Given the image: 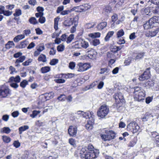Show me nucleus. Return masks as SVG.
<instances>
[{
  "instance_id": "obj_1",
  "label": "nucleus",
  "mask_w": 159,
  "mask_h": 159,
  "mask_svg": "<svg viewBox=\"0 0 159 159\" xmlns=\"http://www.w3.org/2000/svg\"><path fill=\"white\" fill-rule=\"evenodd\" d=\"M109 108L106 105H102L99 108L97 114L98 117L104 118L108 113Z\"/></svg>"
},
{
  "instance_id": "obj_2",
  "label": "nucleus",
  "mask_w": 159,
  "mask_h": 159,
  "mask_svg": "<svg viewBox=\"0 0 159 159\" xmlns=\"http://www.w3.org/2000/svg\"><path fill=\"white\" fill-rule=\"evenodd\" d=\"M139 129L140 127L138 124L134 121L131 122L127 126V130L131 131L133 134L138 132Z\"/></svg>"
},
{
  "instance_id": "obj_3",
  "label": "nucleus",
  "mask_w": 159,
  "mask_h": 159,
  "mask_svg": "<svg viewBox=\"0 0 159 159\" xmlns=\"http://www.w3.org/2000/svg\"><path fill=\"white\" fill-rule=\"evenodd\" d=\"M77 67L78 69V71L83 72L86 71L90 67V64L88 63H79L77 64Z\"/></svg>"
},
{
  "instance_id": "obj_4",
  "label": "nucleus",
  "mask_w": 159,
  "mask_h": 159,
  "mask_svg": "<svg viewBox=\"0 0 159 159\" xmlns=\"http://www.w3.org/2000/svg\"><path fill=\"white\" fill-rule=\"evenodd\" d=\"M150 69L149 67L143 73L139 76V79L140 81H143L150 77Z\"/></svg>"
},
{
  "instance_id": "obj_5",
  "label": "nucleus",
  "mask_w": 159,
  "mask_h": 159,
  "mask_svg": "<svg viewBox=\"0 0 159 159\" xmlns=\"http://www.w3.org/2000/svg\"><path fill=\"white\" fill-rule=\"evenodd\" d=\"M96 153L94 151H91L90 152H87L86 154L82 156L83 158H85L86 159H94L97 157Z\"/></svg>"
},
{
  "instance_id": "obj_6",
  "label": "nucleus",
  "mask_w": 159,
  "mask_h": 159,
  "mask_svg": "<svg viewBox=\"0 0 159 159\" xmlns=\"http://www.w3.org/2000/svg\"><path fill=\"white\" fill-rule=\"evenodd\" d=\"M145 96V93L143 91H140L137 93L135 94L134 99L135 100L140 101L144 99Z\"/></svg>"
},
{
  "instance_id": "obj_7",
  "label": "nucleus",
  "mask_w": 159,
  "mask_h": 159,
  "mask_svg": "<svg viewBox=\"0 0 159 159\" xmlns=\"http://www.w3.org/2000/svg\"><path fill=\"white\" fill-rule=\"evenodd\" d=\"M86 52L88 53V57L90 59H92L95 58L96 53L94 50L91 48H89L86 50Z\"/></svg>"
},
{
  "instance_id": "obj_8",
  "label": "nucleus",
  "mask_w": 159,
  "mask_h": 159,
  "mask_svg": "<svg viewBox=\"0 0 159 159\" xmlns=\"http://www.w3.org/2000/svg\"><path fill=\"white\" fill-rule=\"evenodd\" d=\"M10 94V90L8 88L0 90V98L6 97Z\"/></svg>"
},
{
  "instance_id": "obj_9",
  "label": "nucleus",
  "mask_w": 159,
  "mask_h": 159,
  "mask_svg": "<svg viewBox=\"0 0 159 159\" xmlns=\"http://www.w3.org/2000/svg\"><path fill=\"white\" fill-rule=\"evenodd\" d=\"M149 32V37H153L155 36L158 32L159 29L157 27H154L152 28Z\"/></svg>"
},
{
  "instance_id": "obj_10",
  "label": "nucleus",
  "mask_w": 159,
  "mask_h": 159,
  "mask_svg": "<svg viewBox=\"0 0 159 159\" xmlns=\"http://www.w3.org/2000/svg\"><path fill=\"white\" fill-rule=\"evenodd\" d=\"M77 128L73 126H70L68 129V133L70 136H75L77 133Z\"/></svg>"
},
{
  "instance_id": "obj_11",
  "label": "nucleus",
  "mask_w": 159,
  "mask_h": 159,
  "mask_svg": "<svg viewBox=\"0 0 159 159\" xmlns=\"http://www.w3.org/2000/svg\"><path fill=\"white\" fill-rule=\"evenodd\" d=\"M78 17H75L73 19V21H74V26H73L71 28L70 32L71 33L75 32L76 30V27L78 25Z\"/></svg>"
},
{
  "instance_id": "obj_12",
  "label": "nucleus",
  "mask_w": 159,
  "mask_h": 159,
  "mask_svg": "<svg viewBox=\"0 0 159 159\" xmlns=\"http://www.w3.org/2000/svg\"><path fill=\"white\" fill-rule=\"evenodd\" d=\"M104 134H101V137L102 139L105 141H108L109 140V131L108 130H105Z\"/></svg>"
},
{
  "instance_id": "obj_13",
  "label": "nucleus",
  "mask_w": 159,
  "mask_h": 159,
  "mask_svg": "<svg viewBox=\"0 0 159 159\" xmlns=\"http://www.w3.org/2000/svg\"><path fill=\"white\" fill-rule=\"evenodd\" d=\"M154 26V25L152 23H150L149 20L147 21L143 25L144 29L145 30H148L149 29L152 28Z\"/></svg>"
},
{
  "instance_id": "obj_14",
  "label": "nucleus",
  "mask_w": 159,
  "mask_h": 159,
  "mask_svg": "<svg viewBox=\"0 0 159 159\" xmlns=\"http://www.w3.org/2000/svg\"><path fill=\"white\" fill-rule=\"evenodd\" d=\"M20 78L19 76L17 75L15 77L13 76L11 77L9 79V82H15V83H18L20 82Z\"/></svg>"
},
{
  "instance_id": "obj_15",
  "label": "nucleus",
  "mask_w": 159,
  "mask_h": 159,
  "mask_svg": "<svg viewBox=\"0 0 159 159\" xmlns=\"http://www.w3.org/2000/svg\"><path fill=\"white\" fill-rule=\"evenodd\" d=\"M93 112L91 111H87L86 112H83L82 114V116L83 117L86 118V119L89 118L90 117H92L93 116Z\"/></svg>"
},
{
  "instance_id": "obj_16",
  "label": "nucleus",
  "mask_w": 159,
  "mask_h": 159,
  "mask_svg": "<svg viewBox=\"0 0 159 159\" xmlns=\"http://www.w3.org/2000/svg\"><path fill=\"white\" fill-rule=\"evenodd\" d=\"M38 60L39 61L42 62H46L47 61L46 57L45 55L42 54H40L38 59Z\"/></svg>"
},
{
  "instance_id": "obj_17",
  "label": "nucleus",
  "mask_w": 159,
  "mask_h": 159,
  "mask_svg": "<svg viewBox=\"0 0 159 159\" xmlns=\"http://www.w3.org/2000/svg\"><path fill=\"white\" fill-rule=\"evenodd\" d=\"M116 93L115 94L113 95V98L115 100L116 104H113L112 106L111 107V108H113L116 110L117 109V107H118L117 102L118 101V93Z\"/></svg>"
},
{
  "instance_id": "obj_18",
  "label": "nucleus",
  "mask_w": 159,
  "mask_h": 159,
  "mask_svg": "<svg viewBox=\"0 0 159 159\" xmlns=\"http://www.w3.org/2000/svg\"><path fill=\"white\" fill-rule=\"evenodd\" d=\"M82 8H83V6H79L74 7L71 9V11H75L77 12H83V11H84Z\"/></svg>"
},
{
  "instance_id": "obj_19",
  "label": "nucleus",
  "mask_w": 159,
  "mask_h": 159,
  "mask_svg": "<svg viewBox=\"0 0 159 159\" xmlns=\"http://www.w3.org/2000/svg\"><path fill=\"white\" fill-rule=\"evenodd\" d=\"M107 23L105 22H103L100 23L97 26V28L99 30H101L107 26Z\"/></svg>"
},
{
  "instance_id": "obj_20",
  "label": "nucleus",
  "mask_w": 159,
  "mask_h": 159,
  "mask_svg": "<svg viewBox=\"0 0 159 159\" xmlns=\"http://www.w3.org/2000/svg\"><path fill=\"white\" fill-rule=\"evenodd\" d=\"M74 21L73 20H65L63 22V25L65 26H70L72 24H74Z\"/></svg>"
},
{
  "instance_id": "obj_21",
  "label": "nucleus",
  "mask_w": 159,
  "mask_h": 159,
  "mask_svg": "<svg viewBox=\"0 0 159 159\" xmlns=\"http://www.w3.org/2000/svg\"><path fill=\"white\" fill-rule=\"evenodd\" d=\"M25 35L20 34L18 35L15 37L13 39V40L15 42H17L25 38Z\"/></svg>"
},
{
  "instance_id": "obj_22",
  "label": "nucleus",
  "mask_w": 159,
  "mask_h": 159,
  "mask_svg": "<svg viewBox=\"0 0 159 159\" xmlns=\"http://www.w3.org/2000/svg\"><path fill=\"white\" fill-rule=\"evenodd\" d=\"M50 70V67L46 66L43 67L41 69V71L42 73L44 74L49 72Z\"/></svg>"
},
{
  "instance_id": "obj_23",
  "label": "nucleus",
  "mask_w": 159,
  "mask_h": 159,
  "mask_svg": "<svg viewBox=\"0 0 159 159\" xmlns=\"http://www.w3.org/2000/svg\"><path fill=\"white\" fill-rule=\"evenodd\" d=\"M89 36L91 37L92 39H94L96 38L99 37L100 36V34L99 32L91 33L89 34Z\"/></svg>"
},
{
  "instance_id": "obj_24",
  "label": "nucleus",
  "mask_w": 159,
  "mask_h": 159,
  "mask_svg": "<svg viewBox=\"0 0 159 159\" xmlns=\"http://www.w3.org/2000/svg\"><path fill=\"white\" fill-rule=\"evenodd\" d=\"M29 126L28 125H25L24 126L20 127L19 128V133L20 134H21L22 132L28 129Z\"/></svg>"
},
{
  "instance_id": "obj_25",
  "label": "nucleus",
  "mask_w": 159,
  "mask_h": 159,
  "mask_svg": "<svg viewBox=\"0 0 159 159\" xmlns=\"http://www.w3.org/2000/svg\"><path fill=\"white\" fill-rule=\"evenodd\" d=\"M29 22L33 25H36L38 23L36 18L34 17H31L29 20Z\"/></svg>"
},
{
  "instance_id": "obj_26",
  "label": "nucleus",
  "mask_w": 159,
  "mask_h": 159,
  "mask_svg": "<svg viewBox=\"0 0 159 159\" xmlns=\"http://www.w3.org/2000/svg\"><path fill=\"white\" fill-rule=\"evenodd\" d=\"M15 45L14 43L12 41H9L5 45V48L7 49H9L11 48L13 46Z\"/></svg>"
},
{
  "instance_id": "obj_27",
  "label": "nucleus",
  "mask_w": 159,
  "mask_h": 159,
  "mask_svg": "<svg viewBox=\"0 0 159 159\" xmlns=\"http://www.w3.org/2000/svg\"><path fill=\"white\" fill-rule=\"evenodd\" d=\"M59 19L60 18L58 17H57L54 19V28L56 30H57L58 29V23Z\"/></svg>"
},
{
  "instance_id": "obj_28",
  "label": "nucleus",
  "mask_w": 159,
  "mask_h": 159,
  "mask_svg": "<svg viewBox=\"0 0 159 159\" xmlns=\"http://www.w3.org/2000/svg\"><path fill=\"white\" fill-rule=\"evenodd\" d=\"M118 101L117 102V105L119 104L120 102H123L124 99L123 98V97L122 95V94L120 93H118Z\"/></svg>"
},
{
  "instance_id": "obj_29",
  "label": "nucleus",
  "mask_w": 159,
  "mask_h": 159,
  "mask_svg": "<svg viewBox=\"0 0 159 159\" xmlns=\"http://www.w3.org/2000/svg\"><path fill=\"white\" fill-rule=\"evenodd\" d=\"M75 44L74 45V47L75 48L80 49L81 48V41H76Z\"/></svg>"
},
{
  "instance_id": "obj_30",
  "label": "nucleus",
  "mask_w": 159,
  "mask_h": 159,
  "mask_svg": "<svg viewBox=\"0 0 159 159\" xmlns=\"http://www.w3.org/2000/svg\"><path fill=\"white\" fill-rule=\"evenodd\" d=\"M81 48H82L84 49L88 48L89 46V43L88 42L85 41L81 40Z\"/></svg>"
},
{
  "instance_id": "obj_31",
  "label": "nucleus",
  "mask_w": 159,
  "mask_h": 159,
  "mask_svg": "<svg viewBox=\"0 0 159 159\" xmlns=\"http://www.w3.org/2000/svg\"><path fill=\"white\" fill-rule=\"evenodd\" d=\"M22 14V11L20 9H16L15 11V13L13 14V15L15 17H18Z\"/></svg>"
},
{
  "instance_id": "obj_32",
  "label": "nucleus",
  "mask_w": 159,
  "mask_h": 159,
  "mask_svg": "<svg viewBox=\"0 0 159 159\" xmlns=\"http://www.w3.org/2000/svg\"><path fill=\"white\" fill-rule=\"evenodd\" d=\"M35 124L37 126L40 127L44 126L45 125V122L41 120H38L36 122Z\"/></svg>"
},
{
  "instance_id": "obj_33",
  "label": "nucleus",
  "mask_w": 159,
  "mask_h": 159,
  "mask_svg": "<svg viewBox=\"0 0 159 159\" xmlns=\"http://www.w3.org/2000/svg\"><path fill=\"white\" fill-rule=\"evenodd\" d=\"M25 57L24 56L20 57L18 59L16 60L15 63L16 64V63L23 62L25 60Z\"/></svg>"
},
{
  "instance_id": "obj_34",
  "label": "nucleus",
  "mask_w": 159,
  "mask_h": 159,
  "mask_svg": "<svg viewBox=\"0 0 159 159\" xmlns=\"http://www.w3.org/2000/svg\"><path fill=\"white\" fill-rule=\"evenodd\" d=\"M27 42L26 41L21 42L18 47L20 48H25L27 45Z\"/></svg>"
},
{
  "instance_id": "obj_35",
  "label": "nucleus",
  "mask_w": 159,
  "mask_h": 159,
  "mask_svg": "<svg viewBox=\"0 0 159 159\" xmlns=\"http://www.w3.org/2000/svg\"><path fill=\"white\" fill-rule=\"evenodd\" d=\"M74 38V35L73 34H70L67 38L66 42L67 43H70Z\"/></svg>"
},
{
  "instance_id": "obj_36",
  "label": "nucleus",
  "mask_w": 159,
  "mask_h": 159,
  "mask_svg": "<svg viewBox=\"0 0 159 159\" xmlns=\"http://www.w3.org/2000/svg\"><path fill=\"white\" fill-rule=\"evenodd\" d=\"M149 20H150V23H152L154 25L155 23H158L157 17L156 16L151 18Z\"/></svg>"
},
{
  "instance_id": "obj_37",
  "label": "nucleus",
  "mask_w": 159,
  "mask_h": 159,
  "mask_svg": "<svg viewBox=\"0 0 159 159\" xmlns=\"http://www.w3.org/2000/svg\"><path fill=\"white\" fill-rule=\"evenodd\" d=\"M57 99L60 101L64 102L66 99V96L63 94H61L57 97Z\"/></svg>"
},
{
  "instance_id": "obj_38",
  "label": "nucleus",
  "mask_w": 159,
  "mask_h": 159,
  "mask_svg": "<svg viewBox=\"0 0 159 159\" xmlns=\"http://www.w3.org/2000/svg\"><path fill=\"white\" fill-rule=\"evenodd\" d=\"M87 152L85 148H82L80 152V157L81 158H83L82 156L85 155V154L87 153Z\"/></svg>"
},
{
  "instance_id": "obj_39",
  "label": "nucleus",
  "mask_w": 159,
  "mask_h": 159,
  "mask_svg": "<svg viewBox=\"0 0 159 159\" xmlns=\"http://www.w3.org/2000/svg\"><path fill=\"white\" fill-rule=\"evenodd\" d=\"M2 139L4 142L6 143H9L11 141L10 138L8 136H2Z\"/></svg>"
},
{
  "instance_id": "obj_40",
  "label": "nucleus",
  "mask_w": 159,
  "mask_h": 159,
  "mask_svg": "<svg viewBox=\"0 0 159 159\" xmlns=\"http://www.w3.org/2000/svg\"><path fill=\"white\" fill-rule=\"evenodd\" d=\"M112 21L115 22L118 18L117 15L115 13H114L111 16Z\"/></svg>"
},
{
  "instance_id": "obj_41",
  "label": "nucleus",
  "mask_w": 159,
  "mask_h": 159,
  "mask_svg": "<svg viewBox=\"0 0 159 159\" xmlns=\"http://www.w3.org/2000/svg\"><path fill=\"white\" fill-rule=\"evenodd\" d=\"M64 46L62 44H61L57 47V49L58 52H62L64 50Z\"/></svg>"
},
{
  "instance_id": "obj_42",
  "label": "nucleus",
  "mask_w": 159,
  "mask_h": 159,
  "mask_svg": "<svg viewBox=\"0 0 159 159\" xmlns=\"http://www.w3.org/2000/svg\"><path fill=\"white\" fill-rule=\"evenodd\" d=\"M136 139L135 138L133 140H132L130 141L128 145V146L130 147H133L136 143Z\"/></svg>"
},
{
  "instance_id": "obj_43",
  "label": "nucleus",
  "mask_w": 159,
  "mask_h": 159,
  "mask_svg": "<svg viewBox=\"0 0 159 159\" xmlns=\"http://www.w3.org/2000/svg\"><path fill=\"white\" fill-rule=\"evenodd\" d=\"M92 43L93 46H96L100 44V42L99 39H95L92 41Z\"/></svg>"
},
{
  "instance_id": "obj_44",
  "label": "nucleus",
  "mask_w": 159,
  "mask_h": 159,
  "mask_svg": "<svg viewBox=\"0 0 159 159\" xmlns=\"http://www.w3.org/2000/svg\"><path fill=\"white\" fill-rule=\"evenodd\" d=\"M2 130L3 132L6 134H9L11 131V129L8 127H4Z\"/></svg>"
},
{
  "instance_id": "obj_45",
  "label": "nucleus",
  "mask_w": 159,
  "mask_h": 159,
  "mask_svg": "<svg viewBox=\"0 0 159 159\" xmlns=\"http://www.w3.org/2000/svg\"><path fill=\"white\" fill-rule=\"evenodd\" d=\"M124 34V32L122 29L119 30L117 33V37L118 38L120 37Z\"/></svg>"
},
{
  "instance_id": "obj_46",
  "label": "nucleus",
  "mask_w": 159,
  "mask_h": 159,
  "mask_svg": "<svg viewBox=\"0 0 159 159\" xmlns=\"http://www.w3.org/2000/svg\"><path fill=\"white\" fill-rule=\"evenodd\" d=\"M47 98L45 95H42L39 96V100H40L41 102H44L47 100Z\"/></svg>"
},
{
  "instance_id": "obj_47",
  "label": "nucleus",
  "mask_w": 159,
  "mask_h": 159,
  "mask_svg": "<svg viewBox=\"0 0 159 159\" xmlns=\"http://www.w3.org/2000/svg\"><path fill=\"white\" fill-rule=\"evenodd\" d=\"M12 14V11H10L8 10H5L4 11L3 14L4 15L7 16H9L11 15Z\"/></svg>"
},
{
  "instance_id": "obj_48",
  "label": "nucleus",
  "mask_w": 159,
  "mask_h": 159,
  "mask_svg": "<svg viewBox=\"0 0 159 159\" xmlns=\"http://www.w3.org/2000/svg\"><path fill=\"white\" fill-rule=\"evenodd\" d=\"M58 60L57 59H53L50 62V64L51 65L53 66L56 64L57 63H58Z\"/></svg>"
},
{
  "instance_id": "obj_49",
  "label": "nucleus",
  "mask_w": 159,
  "mask_h": 159,
  "mask_svg": "<svg viewBox=\"0 0 159 159\" xmlns=\"http://www.w3.org/2000/svg\"><path fill=\"white\" fill-rule=\"evenodd\" d=\"M33 61V59H29L28 60L25 61V62L22 63V65L24 66H27L29 65Z\"/></svg>"
},
{
  "instance_id": "obj_50",
  "label": "nucleus",
  "mask_w": 159,
  "mask_h": 159,
  "mask_svg": "<svg viewBox=\"0 0 159 159\" xmlns=\"http://www.w3.org/2000/svg\"><path fill=\"white\" fill-rule=\"evenodd\" d=\"M116 133L112 130H110V140L115 138Z\"/></svg>"
},
{
  "instance_id": "obj_51",
  "label": "nucleus",
  "mask_w": 159,
  "mask_h": 159,
  "mask_svg": "<svg viewBox=\"0 0 159 159\" xmlns=\"http://www.w3.org/2000/svg\"><path fill=\"white\" fill-rule=\"evenodd\" d=\"M27 84L28 82L26 80H24L20 83V85L21 87L24 88Z\"/></svg>"
},
{
  "instance_id": "obj_52",
  "label": "nucleus",
  "mask_w": 159,
  "mask_h": 159,
  "mask_svg": "<svg viewBox=\"0 0 159 159\" xmlns=\"http://www.w3.org/2000/svg\"><path fill=\"white\" fill-rule=\"evenodd\" d=\"M85 127L86 129L89 130H90L93 129V125H92V124L89 123V122H88L87 124L85 125Z\"/></svg>"
},
{
  "instance_id": "obj_53",
  "label": "nucleus",
  "mask_w": 159,
  "mask_h": 159,
  "mask_svg": "<svg viewBox=\"0 0 159 159\" xmlns=\"http://www.w3.org/2000/svg\"><path fill=\"white\" fill-rule=\"evenodd\" d=\"M134 93L135 94L136 93H137L140 91H142L141 90V87H136L134 88Z\"/></svg>"
},
{
  "instance_id": "obj_54",
  "label": "nucleus",
  "mask_w": 159,
  "mask_h": 159,
  "mask_svg": "<svg viewBox=\"0 0 159 159\" xmlns=\"http://www.w3.org/2000/svg\"><path fill=\"white\" fill-rule=\"evenodd\" d=\"M15 5L13 4H9L6 6V8L8 10H11L15 7Z\"/></svg>"
},
{
  "instance_id": "obj_55",
  "label": "nucleus",
  "mask_w": 159,
  "mask_h": 159,
  "mask_svg": "<svg viewBox=\"0 0 159 159\" xmlns=\"http://www.w3.org/2000/svg\"><path fill=\"white\" fill-rule=\"evenodd\" d=\"M39 113V111L34 110L33 111L32 114H31L30 116L32 118H34Z\"/></svg>"
},
{
  "instance_id": "obj_56",
  "label": "nucleus",
  "mask_w": 159,
  "mask_h": 159,
  "mask_svg": "<svg viewBox=\"0 0 159 159\" xmlns=\"http://www.w3.org/2000/svg\"><path fill=\"white\" fill-rule=\"evenodd\" d=\"M144 55V53H140L137 54L136 56L135 59H139L142 58L143 56Z\"/></svg>"
},
{
  "instance_id": "obj_57",
  "label": "nucleus",
  "mask_w": 159,
  "mask_h": 159,
  "mask_svg": "<svg viewBox=\"0 0 159 159\" xmlns=\"http://www.w3.org/2000/svg\"><path fill=\"white\" fill-rule=\"evenodd\" d=\"M46 21V19L44 17L42 16L39 18V23L41 24H43Z\"/></svg>"
},
{
  "instance_id": "obj_58",
  "label": "nucleus",
  "mask_w": 159,
  "mask_h": 159,
  "mask_svg": "<svg viewBox=\"0 0 159 159\" xmlns=\"http://www.w3.org/2000/svg\"><path fill=\"white\" fill-rule=\"evenodd\" d=\"M83 8H82L84 9V11H83L85 12L88 9L90 8V6L87 4H84V5H82Z\"/></svg>"
},
{
  "instance_id": "obj_59",
  "label": "nucleus",
  "mask_w": 159,
  "mask_h": 159,
  "mask_svg": "<svg viewBox=\"0 0 159 159\" xmlns=\"http://www.w3.org/2000/svg\"><path fill=\"white\" fill-rule=\"evenodd\" d=\"M109 7L108 6L104 8L103 13L105 14H107L109 13Z\"/></svg>"
},
{
  "instance_id": "obj_60",
  "label": "nucleus",
  "mask_w": 159,
  "mask_h": 159,
  "mask_svg": "<svg viewBox=\"0 0 159 159\" xmlns=\"http://www.w3.org/2000/svg\"><path fill=\"white\" fill-rule=\"evenodd\" d=\"M93 116H92V117H90L89 118V120L88 121V122H89V123H90V124H92V125H93L94 122V120L93 118Z\"/></svg>"
},
{
  "instance_id": "obj_61",
  "label": "nucleus",
  "mask_w": 159,
  "mask_h": 159,
  "mask_svg": "<svg viewBox=\"0 0 159 159\" xmlns=\"http://www.w3.org/2000/svg\"><path fill=\"white\" fill-rule=\"evenodd\" d=\"M51 50L49 52V53L50 55H54L56 52V50L54 48H51Z\"/></svg>"
},
{
  "instance_id": "obj_62",
  "label": "nucleus",
  "mask_w": 159,
  "mask_h": 159,
  "mask_svg": "<svg viewBox=\"0 0 159 159\" xmlns=\"http://www.w3.org/2000/svg\"><path fill=\"white\" fill-rule=\"evenodd\" d=\"M11 84H10V85L12 87L16 89L17 88L18 86V85L17 84V83L12 82H11Z\"/></svg>"
},
{
  "instance_id": "obj_63",
  "label": "nucleus",
  "mask_w": 159,
  "mask_h": 159,
  "mask_svg": "<svg viewBox=\"0 0 159 159\" xmlns=\"http://www.w3.org/2000/svg\"><path fill=\"white\" fill-rule=\"evenodd\" d=\"M72 11L70 10H65L62 11L61 13V14L62 15H65L68 14L69 13H70Z\"/></svg>"
},
{
  "instance_id": "obj_64",
  "label": "nucleus",
  "mask_w": 159,
  "mask_h": 159,
  "mask_svg": "<svg viewBox=\"0 0 159 159\" xmlns=\"http://www.w3.org/2000/svg\"><path fill=\"white\" fill-rule=\"evenodd\" d=\"M148 2H151L154 4L158 5V3H159V0H149Z\"/></svg>"
}]
</instances>
